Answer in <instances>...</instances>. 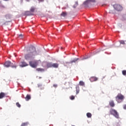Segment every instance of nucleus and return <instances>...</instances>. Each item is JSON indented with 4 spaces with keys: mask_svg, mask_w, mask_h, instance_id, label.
I'll use <instances>...</instances> for the list:
<instances>
[{
    "mask_svg": "<svg viewBox=\"0 0 126 126\" xmlns=\"http://www.w3.org/2000/svg\"><path fill=\"white\" fill-rule=\"evenodd\" d=\"M109 113H110V115L114 116V117L116 118V119H119L120 118V116H119V113H118V111H117V110H116L113 108L110 109V110L109 111Z\"/></svg>",
    "mask_w": 126,
    "mask_h": 126,
    "instance_id": "f03ea898",
    "label": "nucleus"
},
{
    "mask_svg": "<svg viewBox=\"0 0 126 126\" xmlns=\"http://www.w3.org/2000/svg\"><path fill=\"white\" fill-rule=\"evenodd\" d=\"M4 97H5V94L4 93H0V99H2V98H4Z\"/></svg>",
    "mask_w": 126,
    "mask_h": 126,
    "instance_id": "4468645a",
    "label": "nucleus"
},
{
    "mask_svg": "<svg viewBox=\"0 0 126 126\" xmlns=\"http://www.w3.org/2000/svg\"><path fill=\"white\" fill-rule=\"evenodd\" d=\"M90 2H96L95 0H86L84 2V4L85 5H87L89 3H90Z\"/></svg>",
    "mask_w": 126,
    "mask_h": 126,
    "instance_id": "0eeeda50",
    "label": "nucleus"
},
{
    "mask_svg": "<svg viewBox=\"0 0 126 126\" xmlns=\"http://www.w3.org/2000/svg\"><path fill=\"white\" fill-rule=\"evenodd\" d=\"M4 65L6 67H9V66H11V67H12V68H16L17 67V66L15 65V64H13V63H12L10 61L6 62Z\"/></svg>",
    "mask_w": 126,
    "mask_h": 126,
    "instance_id": "20e7f679",
    "label": "nucleus"
},
{
    "mask_svg": "<svg viewBox=\"0 0 126 126\" xmlns=\"http://www.w3.org/2000/svg\"><path fill=\"white\" fill-rule=\"evenodd\" d=\"M36 70L37 71H41V72L45 71V69L41 68H36Z\"/></svg>",
    "mask_w": 126,
    "mask_h": 126,
    "instance_id": "6ab92c4d",
    "label": "nucleus"
},
{
    "mask_svg": "<svg viewBox=\"0 0 126 126\" xmlns=\"http://www.w3.org/2000/svg\"><path fill=\"white\" fill-rule=\"evenodd\" d=\"M79 84L80 86H84L85 84L84 83V82H83L82 81H81L79 82Z\"/></svg>",
    "mask_w": 126,
    "mask_h": 126,
    "instance_id": "aec40b11",
    "label": "nucleus"
},
{
    "mask_svg": "<svg viewBox=\"0 0 126 126\" xmlns=\"http://www.w3.org/2000/svg\"><path fill=\"white\" fill-rule=\"evenodd\" d=\"M52 67H54V68H58V67H59V63H52Z\"/></svg>",
    "mask_w": 126,
    "mask_h": 126,
    "instance_id": "f8f14e48",
    "label": "nucleus"
},
{
    "mask_svg": "<svg viewBox=\"0 0 126 126\" xmlns=\"http://www.w3.org/2000/svg\"><path fill=\"white\" fill-rule=\"evenodd\" d=\"M122 74H123V75H126V70L122 71Z\"/></svg>",
    "mask_w": 126,
    "mask_h": 126,
    "instance_id": "cd10ccee",
    "label": "nucleus"
},
{
    "mask_svg": "<svg viewBox=\"0 0 126 126\" xmlns=\"http://www.w3.org/2000/svg\"><path fill=\"white\" fill-rule=\"evenodd\" d=\"M61 49H63V47H61Z\"/></svg>",
    "mask_w": 126,
    "mask_h": 126,
    "instance_id": "72a5a7b5",
    "label": "nucleus"
},
{
    "mask_svg": "<svg viewBox=\"0 0 126 126\" xmlns=\"http://www.w3.org/2000/svg\"><path fill=\"white\" fill-rule=\"evenodd\" d=\"M28 64H27V63H26V62H23L21 63L20 66H21V67H24V66H28Z\"/></svg>",
    "mask_w": 126,
    "mask_h": 126,
    "instance_id": "9b49d317",
    "label": "nucleus"
},
{
    "mask_svg": "<svg viewBox=\"0 0 126 126\" xmlns=\"http://www.w3.org/2000/svg\"><path fill=\"white\" fill-rule=\"evenodd\" d=\"M23 37V35L21 34L19 35V38H20V39H22Z\"/></svg>",
    "mask_w": 126,
    "mask_h": 126,
    "instance_id": "c85d7f7f",
    "label": "nucleus"
},
{
    "mask_svg": "<svg viewBox=\"0 0 126 126\" xmlns=\"http://www.w3.org/2000/svg\"><path fill=\"white\" fill-rule=\"evenodd\" d=\"M123 108L125 110H126V104L124 105Z\"/></svg>",
    "mask_w": 126,
    "mask_h": 126,
    "instance_id": "7c9ffc66",
    "label": "nucleus"
},
{
    "mask_svg": "<svg viewBox=\"0 0 126 126\" xmlns=\"http://www.w3.org/2000/svg\"><path fill=\"white\" fill-rule=\"evenodd\" d=\"M124 99H125V96L121 94H118L116 97V100L118 103H121V102H123V101H124Z\"/></svg>",
    "mask_w": 126,
    "mask_h": 126,
    "instance_id": "7ed1b4c3",
    "label": "nucleus"
},
{
    "mask_svg": "<svg viewBox=\"0 0 126 126\" xmlns=\"http://www.w3.org/2000/svg\"><path fill=\"white\" fill-rule=\"evenodd\" d=\"M38 2H44V1H45V0H38Z\"/></svg>",
    "mask_w": 126,
    "mask_h": 126,
    "instance_id": "c756f323",
    "label": "nucleus"
},
{
    "mask_svg": "<svg viewBox=\"0 0 126 126\" xmlns=\"http://www.w3.org/2000/svg\"><path fill=\"white\" fill-rule=\"evenodd\" d=\"M28 125H29V123L26 122V123H24L22 124L21 126H28Z\"/></svg>",
    "mask_w": 126,
    "mask_h": 126,
    "instance_id": "412c9836",
    "label": "nucleus"
},
{
    "mask_svg": "<svg viewBox=\"0 0 126 126\" xmlns=\"http://www.w3.org/2000/svg\"><path fill=\"white\" fill-rule=\"evenodd\" d=\"M26 101H29L31 99V96L29 94H27L26 97L25 98Z\"/></svg>",
    "mask_w": 126,
    "mask_h": 126,
    "instance_id": "2eb2a0df",
    "label": "nucleus"
},
{
    "mask_svg": "<svg viewBox=\"0 0 126 126\" xmlns=\"http://www.w3.org/2000/svg\"><path fill=\"white\" fill-rule=\"evenodd\" d=\"M66 15H67V13H66V12H63L61 14V16H63V17H65Z\"/></svg>",
    "mask_w": 126,
    "mask_h": 126,
    "instance_id": "dca6fc26",
    "label": "nucleus"
},
{
    "mask_svg": "<svg viewBox=\"0 0 126 126\" xmlns=\"http://www.w3.org/2000/svg\"><path fill=\"white\" fill-rule=\"evenodd\" d=\"M53 86H54V87H57L58 86V85L55 84V85H53Z\"/></svg>",
    "mask_w": 126,
    "mask_h": 126,
    "instance_id": "2f4dec72",
    "label": "nucleus"
},
{
    "mask_svg": "<svg viewBox=\"0 0 126 126\" xmlns=\"http://www.w3.org/2000/svg\"><path fill=\"white\" fill-rule=\"evenodd\" d=\"M109 105L112 108H114V107H115V102H114V100H110L109 102Z\"/></svg>",
    "mask_w": 126,
    "mask_h": 126,
    "instance_id": "1a4fd4ad",
    "label": "nucleus"
},
{
    "mask_svg": "<svg viewBox=\"0 0 126 126\" xmlns=\"http://www.w3.org/2000/svg\"><path fill=\"white\" fill-rule=\"evenodd\" d=\"M114 8L115 10H117V11H121V10H123V7L122 5L119 4H115L113 5Z\"/></svg>",
    "mask_w": 126,
    "mask_h": 126,
    "instance_id": "423d86ee",
    "label": "nucleus"
},
{
    "mask_svg": "<svg viewBox=\"0 0 126 126\" xmlns=\"http://www.w3.org/2000/svg\"><path fill=\"white\" fill-rule=\"evenodd\" d=\"M119 42L120 44H121L122 45H125L126 44V43L125 42V41L124 40H120Z\"/></svg>",
    "mask_w": 126,
    "mask_h": 126,
    "instance_id": "393cba45",
    "label": "nucleus"
},
{
    "mask_svg": "<svg viewBox=\"0 0 126 126\" xmlns=\"http://www.w3.org/2000/svg\"><path fill=\"white\" fill-rule=\"evenodd\" d=\"M16 105L18 107V108H20L21 107V105H20V104H19V102H17L16 103Z\"/></svg>",
    "mask_w": 126,
    "mask_h": 126,
    "instance_id": "bb28decb",
    "label": "nucleus"
},
{
    "mask_svg": "<svg viewBox=\"0 0 126 126\" xmlns=\"http://www.w3.org/2000/svg\"><path fill=\"white\" fill-rule=\"evenodd\" d=\"M70 100H74V99H75V96H74L73 95H71L70 96Z\"/></svg>",
    "mask_w": 126,
    "mask_h": 126,
    "instance_id": "a878e982",
    "label": "nucleus"
},
{
    "mask_svg": "<svg viewBox=\"0 0 126 126\" xmlns=\"http://www.w3.org/2000/svg\"><path fill=\"white\" fill-rule=\"evenodd\" d=\"M78 58H76L75 59H74L73 60H72L71 61H70V63H76V62H77V61H78Z\"/></svg>",
    "mask_w": 126,
    "mask_h": 126,
    "instance_id": "f3484780",
    "label": "nucleus"
},
{
    "mask_svg": "<svg viewBox=\"0 0 126 126\" xmlns=\"http://www.w3.org/2000/svg\"><path fill=\"white\" fill-rule=\"evenodd\" d=\"M46 66H47V67H48V68H49L50 67H53V63H47L46 64Z\"/></svg>",
    "mask_w": 126,
    "mask_h": 126,
    "instance_id": "ddd939ff",
    "label": "nucleus"
},
{
    "mask_svg": "<svg viewBox=\"0 0 126 126\" xmlns=\"http://www.w3.org/2000/svg\"><path fill=\"white\" fill-rule=\"evenodd\" d=\"M76 94H78L79 93V87L77 86L76 87Z\"/></svg>",
    "mask_w": 126,
    "mask_h": 126,
    "instance_id": "5701e85b",
    "label": "nucleus"
},
{
    "mask_svg": "<svg viewBox=\"0 0 126 126\" xmlns=\"http://www.w3.org/2000/svg\"><path fill=\"white\" fill-rule=\"evenodd\" d=\"M27 52L28 54L25 55V60H31L33 59L35 56H37L36 48L33 46L30 47Z\"/></svg>",
    "mask_w": 126,
    "mask_h": 126,
    "instance_id": "f257e3e1",
    "label": "nucleus"
},
{
    "mask_svg": "<svg viewBox=\"0 0 126 126\" xmlns=\"http://www.w3.org/2000/svg\"><path fill=\"white\" fill-rule=\"evenodd\" d=\"M29 64L31 67H33V68H36L38 66V61H30L29 62Z\"/></svg>",
    "mask_w": 126,
    "mask_h": 126,
    "instance_id": "39448f33",
    "label": "nucleus"
},
{
    "mask_svg": "<svg viewBox=\"0 0 126 126\" xmlns=\"http://www.w3.org/2000/svg\"><path fill=\"white\" fill-rule=\"evenodd\" d=\"M90 80L91 82H94V81H97V80H98V78L95 76H93L90 78Z\"/></svg>",
    "mask_w": 126,
    "mask_h": 126,
    "instance_id": "6e6552de",
    "label": "nucleus"
},
{
    "mask_svg": "<svg viewBox=\"0 0 126 126\" xmlns=\"http://www.w3.org/2000/svg\"><path fill=\"white\" fill-rule=\"evenodd\" d=\"M28 1H29V0H27Z\"/></svg>",
    "mask_w": 126,
    "mask_h": 126,
    "instance_id": "473e14b6",
    "label": "nucleus"
},
{
    "mask_svg": "<svg viewBox=\"0 0 126 126\" xmlns=\"http://www.w3.org/2000/svg\"><path fill=\"white\" fill-rule=\"evenodd\" d=\"M25 15H26V16H30L31 15H33V14L32 12L30 11H27L25 13Z\"/></svg>",
    "mask_w": 126,
    "mask_h": 126,
    "instance_id": "9d476101",
    "label": "nucleus"
},
{
    "mask_svg": "<svg viewBox=\"0 0 126 126\" xmlns=\"http://www.w3.org/2000/svg\"><path fill=\"white\" fill-rule=\"evenodd\" d=\"M87 118H91L92 117V114L91 113H87Z\"/></svg>",
    "mask_w": 126,
    "mask_h": 126,
    "instance_id": "4be33fe9",
    "label": "nucleus"
},
{
    "mask_svg": "<svg viewBox=\"0 0 126 126\" xmlns=\"http://www.w3.org/2000/svg\"><path fill=\"white\" fill-rule=\"evenodd\" d=\"M35 9H36V8L35 7H32L30 9V12H34Z\"/></svg>",
    "mask_w": 126,
    "mask_h": 126,
    "instance_id": "a211bd4d",
    "label": "nucleus"
},
{
    "mask_svg": "<svg viewBox=\"0 0 126 126\" xmlns=\"http://www.w3.org/2000/svg\"><path fill=\"white\" fill-rule=\"evenodd\" d=\"M77 5H78V1L75 2V4L73 5V8H75V7L77 6Z\"/></svg>",
    "mask_w": 126,
    "mask_h": 126,
    "instance_id": "b1692460",
    "label": "nucleus"
}]
</instances>
